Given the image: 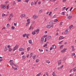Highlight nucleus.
<instances>
[{"label": "nucleus", "instance_id": "f257e3e1", "mask_svg": "<svg viewBox=\"0 0 76 76\" xmlns=\"http://www.w3.org/2000/svg\"><path fill=\"white\" fill-rule=\"evenodd\" d=\"M38 18V16L37 15H34L33 16V19L34 20L37 19Z\"/></svg>", "mask_w": 76, "mask_h": 76}, {"label": "nucleus", "instance_id": "f03ea898", "mask_svg": "<svg viewBox=\"0 0 76 76\" xmlns=\"http://www.w3.org/2000/svg\"><path fill=\"white\" fill-rule=\"evenodd\" d=\"M1 8L2 9H5L6 8V6L2 4L1 5Z\"/></svg>", "mask_w": 76, "mask_h": 76}, {"label": "nucleus", "instance_id": "7ed1b4c3", "mask_svg": "<svg viewBox=\"0 0 76 76\" xmlns=\"http://www.w3.org/2000/svg\"><path fill=\"white\" fill-rule=\"evenodd\" d=\"M26 16V15L25 14H22L20 15V17L21 18H23V19L24 18H25V17Z\"/></svg>", "mask_w": 76, "mask_h": 76}, {"label": "nucleus", "instance_id": "20e7f679", "mask_svg": "<svg viewBox=\"0 0 76 76\" xmlns=\"http://www.w3.org/2000/svg\"><path fill=\"white\" fill-rule=\"evenodd\" d=\"M49 23L50 25H53V24H54V20H51L49 22Z\"/></svg>", "mask_w": 76, "mask_h": 76}, {"label": "nucleus", "instance_id": "39448f33", "mask_svg": "<svg viewBox=\"0 0 76 76\" xmlns=\"http://www.w3.org/2000/svg\"><path fill=\"white\" fill-rule=\"evenodd\" d=\"M18 48V45H16L15 47L13 49V51L16 50Z\"/></svg>", "mask_w": 76, "mask_h": 76}, {"label": "nucleus", "instance_id": "423d86ee", "mask_svg": "<svg viewBox=\"0 0 76 76\" xmlns=\"http://www.w3.org/2000/svg\"><path fill=\"white\" fill-rule=\"evenodd\" d=\"M69 31V29H67L64 32V34L65 35H67L68 34V31Z\"/></svg>", "mask_w": 76, "mask_h": 76}, {"label": "nucleus", "instance_id": "0eeeda50", "mask_svg": "<svg viewBox=\"0 0 76 76\" xmlns=\"http://www.w3.org/2000/svg\"><path fill=\"white\" fill-rule=\"evenodd\" d=\"M44 42V37H42L41 38V40L40 41L41 44H43Z\"/></svg>", "mask_w": 76, "mask_h": 76}, {"label": "nucleus", "instance_id": "6e6552de", "mask_svg": "<svg viewBox=\"0 0 76 76\" xmlns=\"http://www.w3.org/2000/svg\"><path fill=\"white\" fill-rule=\"evenodd\" d=\"M32 29H34V28H33V26H31L29 28V30L30 31H31V30H32Z\"/></svg>", "mask_w": 76, "mask_h": 76}, {"label": "nucleus", "instance_id": "1a4fd4ad", "mask_svg": "<svg viewBox=\"0 0 76 76\" xmlns=\"http://www.w3.org/2000/svg\"><path fill=\"white\" fill-rule=\"evenodd\" d=\"M25 50V49L22 48H20L19 49L20 51H23Z\"/></svg>", "mask_w": 76, "mask_h": 76}, {"label": "nucleus", "instance_id": "9d476101", "mask_svg": "<svg viewBox=\"0 0 76 76\" xmlns=\"http://www.w3.org/2000/svg\"><path fill=\"white\" fill-rule=\"evenodd\" d=\"M7 50H8V49H7V46H5V48H4V51H7Z\"/></svg>", "mask_w": 76, "mask_h": 76}, {"label": "nucleus", "instance_id": "9b49d317", "mask_svg": "<svg viewBox=\"0 0 76 76\" xmlns=\"http://www.w3.org/2000/svg\"><path fill=\"white\" fill-rule=\"evenodd\" d=\"M66 50H67V48H64L63 50L61 51V53H64V52H65Z\"/></svg>", "mask_w": 76, "mask_h": 76}, {"label": "nucleus", "instance_id": "f8f14e48", "mask_svg": "<svg viewBox=\"0 0 76 76\" xmlns=\"http://www.w3.org/2000/svg\"><path fill=\"white\" fill-rule=\"evenodd\" d=\"M51 36H49L47 38V39H48V40H49L50 39H51Z\"/></svg>", "mask_w": 76, "mask_h": 76}, {"label": "nucleus", "instance_id": "ddd939ff", "mask_svg": "<svg viewBox=\"0 0 76 76\" xmlns=\"http://www.w3.org/2000/svg\"><path fill=\"white\" fill-rule=\"evenodd\" d=\"M64 39V37L62 36H60L59 38V39L60 40V39Z\"/></svg>", "mask_w": 76, "mask_h": 76}, {"label": "nucleus", "instance_id": "4468645a", "mask_svg": "<svg viewBox=\"0 0 76 76\" xmlns=\"http://www.w3.org/2000/svg\"><path fill=\"white\" fill-rule=\"evenodd\" d=\"M52 48L53 49H55L56 48V45H54L53 46H52Z\"/></svg>", "mask_w": 76, "mask_h": 76}, {"label": "nucleus", "instance_id": "2eb2a0df", "mask_svg": "<svg viewBox=\"0 0 76 76\" xmlns=\"http://www.w3.org/2000/svg\"><path fill=\"white\" fill-rule=\"evenodd\" d=\"M35 32H37V34H38L39 33V29H37V30H34Z\"/></svg>", "mask_w": 76, "mask_h": 76}, {"label": "nucleus", "instance_id": "dca6fc26", "mask_svg": "<svg viewBox=\"0 0 76 76\" xmlns=\"http://www.w3.org/2000/svg\"><path fill=\"white\" fill-rule=\"evenodd\" d=\"M22 59L23 60H25V59L26 58V56H22Z\"/></svg>", "mask_w": 76, "mask_h": 76}, {"label": "nucleus", "instance_id": "f3484780", "mask_svg": "<svg viewBox=\"0 0 76 76\" xmlns=\"http://www.w3.org/2000/svg\"><path fill=\"white\" fill-rule=\"evenodd\" d=\"M51 25H48L47 26V28H51Z\"/></svg>", "mask_w": 76, "mask_h": 76}, {"label": "nucleus", "instance_id": "a211bd4d", "mask_svg": "<svg viewBox=\"0 0 76 76\" xmlns=\"http://www.w3.org/2000/svg\"><path fill=\"white\" fill-rule=\"evenodd\" d=\"M10 65H11V66H13H13H14V64H14V63H13V62H10Z\"/></svg>", "mask_w": 76, "mask_h": 76}, {"label": "nucleus", "instance_id": "6ab92c4d", "mask_svg": "<svg viewBox=\"0 0 76 76\" xmlns=\"http://www.w3.org/2000/svg\"><path fill=\"white\" fill-rule=\"evenodd\" d=\"M52 75L53 76H57V75H56V74L55 73V72H53V73L52 74Z\"/></svg>", "mask_w": 76, "mask_h": 76}, {"label": "nucleus", "instance_id": "aec40b11", "mask_svg": "<svg viewBox=\"0 0 76 76\" xmlns=\"http://www.w3.org/2000/svg\"><path fill=\"white\" fill-rule=\"evenodd\" d=\"M72 18V16H69L67 17V19H70L71 18Z\"/></svg>", "mask_w": 76, "mask_h": 76}, {"label": "nucleus", "instance_id": "412c9836", "mask_svg": "<svg viewBox=\"0 0 76 76\" xmlns=\"http://www.w3.org/2000/svg\"><path fill=\"white\" fill-rule=\"evenodd\" d=\"M28 42L30 44H32V40H30L28 41Z\"/></svg>", "mask_w": 76, "mask_h": 76}, {"label": "nucleus", "instance_id": "4be33fe9", "mask_svg": "<svg viewBox=\"0 0 76 76\" xmlns=\"http://www.w3.org/2000/svg\"><path fill=\"white\" fill-rule=\"evenodd\" d=\"M46 62L47 63H50V61L49 60L46 61Z\"/></svg>", "mask_w": 76, "mask_h": 76}, {"label": "nucleus", "instance_id": "5701e85b", "mask_svg": "<svg viewBox=\"0 0 76 76\" xmlns=\"http://www.w3.org/2000/svg\"><path fill=\"white\" fill-rule=\"evenodd\" d=\"M42 11H43L42 10H40L39 11V13H42Z\"/></svg>", "mask_w": 76, "mask_h": 76}, {"label": "nucleus", "instance_id": "b1692460", "mask_svg": "<svg viewBox=\"0 0 76 76\" xmlns=\"http://www.w3.org/2000/svg\"><path fill=\"white\" fill-rule=\"evenodd\" d=\"M26 34L25 33L23 34V37H26Z\"/></svg>", "mask_w": 76, "mask_h": 76}, {"label": "nucleus", "instance_id": "393cba45", "mask_svg": "<svg viewBox=\"0 0 76 76\" xmlns=\"http://www.w3.org/2000/svg\"><path fill=\"white\" fill-rule=\"evenodd\" d=\"M64 46V45H61L60 47V48L61 49H63V46Z\"/></svg>", "mask_w": 76, "mask_h": 76}, {"label": "nucleus", "instance_id": "a878e982", "mask_svg": "<svg viewBox=\"0 0 76 76\" xmlns=\"http://www.w3.org/2000/svg\"><path fill=\"white\" fill-rule=\"evenodd\" d=\"M36 33H35V31H33L32 32V35H35V34Z\"/></svg>", "mask_w": 76, "mask_h": 76}, {"label": "nucleus", "instance_id": "bb28decb", "mask_svg": "<svg viewBox=\"0 0 76 76\" xmlns=\"http://www.w3.org/2000/svg\"><path fill=\"white\" fill-rule=\"evenodd\" d=\"M47 37V35H45L43 36V38H44Z\"/></svg>", "mask_w": 76, "mask_h": 76}, {"label": "nucleus", "instance_id": "cd10ccee", "mask_svg": "<svg viewBox=\"0 0 76 76\" xmlns=\"http://www.w3.org/2000/svg\"><path fill=\"white\" fill-rule=\"evenodd\" d=\"M32 53H31L30 55V58H31L32 57Z\"/></svg>", "mask_w": 76, "mask_h": 76}, {"label": "nucleus", "instance_id": "c85d7f7f", "mask_svg": "<svg viewBox=\"0 0 76 76\" xmlns=\"http://www.w3.org/2000/svg\"><path fill=\"white\" fill-rule=\"evenodd\" d=\"M72 26H73V25H71L69 27V28L70 29L72 28Z\"/></svg>", "mask_w": 76, "mask_h": 76}, {"label": "nucleus", "instance_id": "c756f323", "mask_svg": "<svg viewBox=\"0 0 76 76\" xmlns=\"http://www.w3.org/2000/svg\"><path fill=\"white\" fill-rule=\"evenodd\" d=\"M2 58V57H0V61H1L3 60Z\"/></svg>", "mask_w": 76, "mask_h": 76}, {"label": "nucleus", "instance_id": "7c9ffc66", "mask_svg": "<svg viewBox=\"0 0 76 76\" xmlns=\"http://www.w3.org/2000/svg\"><path fill=\"white\" fill-rule=\"evenodd\" d=\"M35 23V21L34 20H33L32 22V24H34Z\"/></svg>", "mask_w": 76, "mask_h": 76}, {"label": "nucleus", "instance_id": "2f4dec72", "mask_svg": "<svg viewBox=\"0 0 76 76\" xmlns=\"http://www.w3.org/2000/svg\"><path fill=\"white\" fill-rule=\"evenodd\" d=\"M29 0H25V2H26V3H29Z\"/></svg>", "mask_w": 76, "mask_h": 76}, {"label": "nucleus", "instance_id": "473e14b6", "mask_svg": "<svg viewBox=\"0 0 76 76\" xmlns=\"http://www.w3.org/2000/svg\"><path fill=\"white\" fill-rule=\"evenodd\" d=\"M34 4V3L32 2L31 3V6H33Z\"/></svg>", "mask_w": 76, "mask_h": 76}, {"label": "nucleus", "instance_id": "72a5a7b5", "mask_svg": "<svg viewBox=\"0 0 76 76\" xmlns=\"http://www.w3.org/2000/svg\"><path fill=\"white\" fill-rule=\"evenodd\" d=\"M6 16V15L4 14H3L2 15V17H4V16Z\"/></svg>", "mask_w": 76, "mask_h": 76}, {"label": "nucleus", "instance_id": "f704fd0d", "mask_svg": "<svg viewBox=\"0 0 76 76\" xmlns=\"http://www.w3.org/2000/svg\"><path fill=\"white\" fill-rule=\"evenodd\" d=\"M64 13H65L64 12H62L61 14V15H65V14Z\"/></svg>", "mask_w": 76, "mask_h": 76}, {"label": "nucleus", "instance_id": "c9c22d12", "mask_svg": "<svg viewBox=\"0 0 76 76\" xmlns=\"http://www.w3.org/2000/svg\"><path fill=\"white\" fill-rule=\"evenodd\" d=\"M39 62V59H38L36 60V63H38Z\"/></svg>", "mask_w": 76, "mask_h": 76}, {"label": "nucleus", "instance_id": "e433bc0d", "mask_svg": "<svg viewBox=\"0 0 76 76\" xmlns=\"http://www.w3.org/2000/svg\"><path fill=\"white\" fill-rule=\"evenodd\" d=\"M47 43H46V44H45L43 45L44 47H47Z\"/></svg>", "mask_w": 76, "mask_h": 76}, {"label": "nucleus", "instance_id": "4c0bfd02", "mask_svg": "<svg viewBox=\"0 0 76 76\" xmlns=\"http://www.w3.org/2000/svg\"><path fill=\"white\" fill-rule=\"evenodd\" d=\"M9 26H10L9 24L8 23L7 25V28H9Z\"/></svg>", "mask_w": 76, "mask_h": 76}, {"label": "nucleus", "instance_id": "58836bf2", "mask_svg": "<svg viewBox=\"0 0 76 76\" xmlns=\"http://www.w3.org/2000/svg\"><path fill=\"white\" fill-rule=\"evenodd\" d=\"M41 72H40L39 74L37 75V76H39V75H41Z\"/></svg>", "mask_w": 76, "mask_h": 76}, {"label": "nucleus", "instance_id": "ea45409f", "mask_svg": "<svg viewBox=\"0 0 76 76\" xmlns=\"http://www.w3.org/2000/svg\"><path fill=\"white\" fill-rule=\"evenodd\" d=\"M57 21H58V19H56L55 20H54V22H57Z\"/></svg>", "mask_w": 76, "mask_h": 76}, {"label": "nucleus", "instance_id": "a19ab883", "mask_svg": "<svg viewBox=\"0 0 76 76\" xmlns=\"http://www.w3.org/2000/svg\"><path fill=\"white\" fill-rule=\"evenodd\" d=\"M16 4V2H15V1H14V2H13V4L12 5H14V4Z\"/></svg>", "mask_w": 76, "mask_h": 76}, {"label": "nucleus", "instance_id": "79ce46f5", "mask_svg": "<svg viewBox=\"0 0 76 76\" xmlns=\"http://www.w3.org/2000/svg\"><path fill=\"white\" fill-rule=\"evenodd\" d=\"M63 42V40H62L61 41V42H60L59 43V44H61L62 42Z\"/></svg>", "mask_w": 76, "mask_h": 76}, {"label": "nucleus", "instance_id": "37998d69", "mask_svg": "<svg viewBox=\"0 0 76 76\" xmlns=\"http://www.w3.org/2000/svg\"><path fill=\"white\" fill-rule=\"evenodd\" d=\"M9 4H8L7 6V10H8V9H9Z\"/></svg>", "mask_w": 76, "mask_h": 76}, {"label": "nucleus", "instance_id": "c03bdc74", "mask_svg": "<svg viewBox=\"0 0 76 76\" xmlns=\"http://www.w3.org/2000/svg\"><path fill=\"white\" fill-rule=\"evenodd\" d=\"M13 14H10L9 15V18H10L11 17V16H12Z\"/></svg>", "mask_w": 76, "mask_h": 76}, {"label": "nucleus", "instance_id": "a18cd8bd", "mask_svg": "<svg viewBox=\"0 0 76 76\" xmlns=\"http://www.w3.org/2000/svg\"><path fill=\"white\" fill-rule=\"evenodd\" d=\"M11 28L12 29H15V28L13 26H12Z\"/></svg>", "mask_w": 76, "mask_h": 76}, {"label": "nucleus", "instance_id": "49530a36", "mask_svg": "<svg viewBox=\"0 0 76 76\" xmlns=\"http://www.w3.org/2000/svg\"><path fill=\"white\" fill-rule=\"evenodd\" d=\"M61 67H58L57 68V69L58 70H60V69H61Z\"/></svg>", "mask_w": 76, "mask_h": 76}, {"label": "nucleus", "instance_id": "de8ad7c7", "mask_svg": "<svg viewBox=\"0 0 76 76\" xmlns=\"http://www.w3.org/2000/svg\"><path fill=\"white\" fill-rule=\"evenodd\" d=\"M76 68L75 67V68L73 69V70L74 72H75V71H76Z\"/></svg>", "mask_w": 76, "mask_h": 76}, {"label": "nucleus", "instance_id": "09e8293b", "mask_svg": "<svg viewBox=\"0 0 76 76\" xmlns=\"http://www.w3.org/2000/svg\"><path fill=\"white\" fill-rule=\"evenodd\" d=\"M35 57H36V56H32L33 58V59H35Z\"/></svg>", "mask_w": 76, "mask_h": 76}, {"label": "nucleus", "instance_id": "8fccbe9b", "mask_svg": "<svg viewBox=\"0 0 76 76\" xmlns=\"http://www.w3.org/2000/svg\"><path fill=\"white\" fill-rule=\"evenodd\" d=\"M58 65H60V64H61V62H59L58 63Z\"/></svg>", "mask_w": 76, "mask_h": 76}, {"label": "nucleus", "instance_id": "3c124183", "mask_svg": "<svg viewBox=\"0 0 76 76\" xmlns=\"http://www.w3.org/2000/svg\"><path fill=\"white\" fill-rule=\"evenodd\" d=\"M75 48H72V52H73V51H75Z\"/></svg>", "mask_w": 76, "mask_h": 76}, {"label": "nucleus", "instance_id": "603ef678", "mask_svg": "<svg viewBox=\"0 0 76 76\" xmlns=\"http://www.w3.org/2000/svg\"><path fill=\"white\" fill-rule=\"evenodd\" d=\"M52 13V12H50V13L49 14V16H50Z\"/></svg>", "mask_w": 76, "mask_h": 76}, {"label": "nucleus", "instance_id": "864d4df0", "mask_svg": "<svg viewBox=\"0 0 76 76\" xmlns=\"http://www.w3.org/2000/svg\"><path fill=\"white\" fill-rule=\"evenodd\" d=\"M65 9H66V7H63L62 8L63 10H65Z\"/></svg>", "mask_w": 76, "mask_h": 76}, {"label": "nucleus", "instance_id": "5fc2aeb1", "mask_svg": "<svg viewBox=\"0 0 76 76\" xmlns=\"http://www.w3.org/2000/svg\"><path fill=\"white\" fill-rule=\"evenodd\" d=\"M14 66H15V67H18V66L17 65H15V64H14Z\"/></svg>", "mask_w": 76, "mask_h": 76}, {"label": "nucleus", "instance_id": "6e6d98bb", "mask_svg": "<svg viewBox=\"0 0 76 76\" xmlns=\"http://www.w3.org/2000/svg\"><path fill=\"white\" fill-rule=\"evenodd\" d=\"M12 48H10L9 49V51H12Z\"/></svg>", "mask_w": 76, "mask_h": 76}, {"label": "nucleus", "instance_id": "4d7b16f0", "mask_svg": "<svg viewBox=\"0 0 76 76\" xmlns=\"http://www.w3.org/2000/svg\"><path fill=\"white\" fill-rule=\"evenodd\" d=\"M17 1H18V2H21L22 1L21 0H17Z\"/></svg>", "mask_w": 76, "mask_h": 76}, {"label": "nucleus", "instance_id": "13d9d810", "mask_svg": "<svg viewBox=\"0 0 76 76\" xmlns=\"http://www.w3.org/2000/svg\"><path fill=\"white\" fill-rule=\"evenodd\" d=\"M62 24H63V22H61L60 24V26H61V25H62Z\"/></svg>", "mask_w": 76, "mask_h": 76}, {"label": "nucleus", "instance_id": "bf43d9fd", "mask_svg": "<svg viewBox=\"0 0 76 76\" xmlns=\"http://www.w3.org/2000/svg\"><path fill=\"white\" fill-rule=\"evenodd\" d=\"M17 25V23H15L14 24V26H16Z\"/></svg>", "mask_w": 76, "mask_h": 76}, {"label": "nucleus", "instance_id": "052dcab7", "mask_svg": "<svg viewBox=\"0 0 76 76\" xmlns=\"http://www.w3.org/2000/svg\"><path fill=\"white\" fill-rule=\"evenodd\" d=\"M66 58H66V57H64V60H66Z\"/></svg>", "mask_w": 76, "mask_h": 76}, {"label": "nucleus", "instance_id": "680f3d73", "mask_svg": "<svg viewBox=\"0 0 76 76\" xmlns=\"http://www.w3.org/2000/svg\"><path fill=\"white\" fill-rule=\"evenodd\" d=\"M30 49V47H28L27 48V51H29V49Z\"/></svg>", "mask_w": 76, "mask_h": 76}, {"label": "nucleus", "instance_id": "e2e57ef3", "mask_svg": "<svg viewBox=\"0 0 76 76\" xmlns=\"http://www.w3.org/2000/svg\"><path fill=\"white\" fill-rule=\"evenodd\" d=\"M75 53H73L72 54V56H75Z\"/></svg>", "mask_w": 76, "mask_h": 76}, {"label": "nucleus", "instance_id": "0e129e2a", "mask_svg": "<svg viewBox=\"0 0 76 76\" xmlns=\"http://www.w3.org/2000/svg\"><path fill=\"white\" fill-rule=\"evenodd\" d=\"M73 9V7H72L71 9H70L69 11H72V9Z\"/></svg>", "mask_w": 76, "mask_h": 76}, {"label": "nucleus", "instance_id": "69168bd1", "mask_svg": "<svg viewBox=\"0 0 76 76\" xmlns=\"http://www.w3.org/2000/svg\"><path fill=\"white\" fill-rule=\"evenodd\" d=\"M28 25H29V24H28V23H27L26 24V26H28Z\"/></svg>", "mask_w": 76, "mask_h": 76}, {"label": "nucleus", "instance_id": "338daca9", "mask_svg": "<svg viewBox=\"0 0 76 76\" xmlns=\"http://www.w3.org/2000/svg\"><path fill=\"white\" fill-rule=\"evenodd\" d=\"M56 36H57V35H58V33H57L56 34Z\"/></svg>", "mask_w": 76, "mask_h": 76}, {"label": "nucleus", "instance_id": "774afa93", "mask_svg": "<svg viewBox=\"0 0 76 76\" xmlns=\"http://www.w3.org/2000/svg\"><path fill=\"white\" fill-rule=\"evenodd\" d=\"M21 54V55H23V54H24V52H22Z\"/></svg>", "mask_w": 76, "mask_h": 76}]
</instances>
